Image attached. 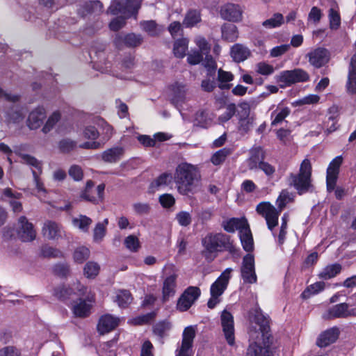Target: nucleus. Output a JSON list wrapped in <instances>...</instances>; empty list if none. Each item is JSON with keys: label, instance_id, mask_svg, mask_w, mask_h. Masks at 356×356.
<instances>
[{"label": "nucleus", "instance_id": "1", "mask_svg": "<svg viewBox=\"0 0 356 356\" xmlns=\"http://www.w3.org/2000/svg\"><path fill=\"white\" fill-rule=\"evenodd\" d=\"M250 327L248 333L252 340L263 339L262 345L254 342L251 343L247 350L246 356H273L272 347L269 343L270 330L268 316L263 314L261 309L257 306L250 312Z\"/></svg>", "mask_w": 356, "mask_h": 356}, {"label": "nucleus", "instance_id": "2", "mask_svg": "<svg viewBox=\"0 0 356 356\" xmlns=\"http://www.w3.org/2000/svg\"><path fill=\"white\" fill-rule=\"evenodd\" d=\"M204 250L202 255L208 261H212L218 252L228 251L234 253L236 249L230 236L223 233H209L202 241Z\"/></svg>", "mask_w": 356, "mask_h": 356}, {"label": "nucleus", "instance_id": "3", "mask_svg": "<svg viewBox=\"0 0 356 356\" xmlns=\"http://www.w3.org/2000/svg\"><path fill=\"white\" fill-rule=\"evenodd\" d=\"M174 178L179 193L183 195H188L193 193L199 174L193 165L182 163L176 168Z\"/></svg>", "mask_w": 356, "mask_h": 356}, {"label": "nucleus", "instance_id": "4", "mask_svg": "<svg viewBox=\"0 0 356 356\" xmlns=\"http://www.w3.org/2000/svg\"><path fill=\"white\" fill-rule=\"evenodd\" d=\"M289 199V192L282 191L277 200L279 210L268 202H262L257 206V212L265 218L268 228L270 231L278 225V218L280 212L286 206L287 200Z\"/></svg>", "mask_w": 356, "mask_h": 356}, {"label": "nucleus", "instance_id": "5", "mask_svg": "<svg viewBox=\"0 0 356 356\" xmlns=\"http://www.w3.org/2000/svg\"><path fill=\"white\" fill-rule=\"evenodd\" d=\"M312 177V164L309 159H305L300 164L299 172L298 174L291 173L289 177V184L293 186L298 194L301 195L307 192L310 187Z\"/></svg>", "mask_w": 356, "mask_h": 356}, {"label": "nucleus", "instance_id": "6", "mask_svg": "<svg viewBox=\"0 0 356 356\" xmlns=\"http://www.w3.org/2000/svg\"><path fill=\"white\" fill-rule=\"evenodd\" d=\"M280 88L290 86L294 83L305 82L309 79V74L302 69L296 68L292 70H284L275 76Z\"/></svg>", "mask_w": 356, "mask_h": 356}, {"label": "nucleus", "instance_id": "7", "mask_svg": "<svg viewBox=\"0 0 356 356\" xmlns=\"http://www.w3.org/2000/svg\"><path fill=\"white\" fill-rule=\"evenodd\" d=\"M201 291L197 286L188 287L177 301V308L181 312L187 311L198 299Z\"/></svg>", "mask_w": 356, "mask_h": 356}, {"label": "nucleus", "instance_id": "8", "mask_svg": "<svg viewBox=\"0 0 356 356\" xmlns=\"http://www.w3.org/2000/svg\"><path fill=\"white\" fill-rule=\"evenodd\" d=\"M350 306L346 302L337 304L327 310V314L323 315V318L333 319L356 316V307L350 309Z\"/></svg>", "mask_w": 356, "mask_h": 356}, {"label": "nucleus", "instance_id": "9", "mask_svg": "<svg viewBox=\"0 0 356 356\" xmlns=\"http://www.w3.org/2000/svg\"><path fill=\"white\" fill-rule=\"evenodd\" d=\"M341 156L335 157L330 163L327 169L326 184L328 192L334 191L339 172V168L342 163Z\"/></svg>", "mask_w": 356, "mask_h": 356}, {"label": "nucleus", "instance_id": "10", "mask_svg": "<svg viewBox=\"0 0 356 356\" xmlns=\"http://www.w3.org/2000/svg\"><path fill=\"white\" fill-rule=\"evenodd\" d=\"M241 272L244 282L252 284L257 282L254 259L252 254H248L243 257Z\"/></svg>", "mask_w": 356, "mask_h": 356}, {"label": "nucleus", "instance_id": "11", "mask_svg": "<svg viewBox=\"0 0 356 356\" xmlns=\"http://www.w3.org/2000/svg\"><path fill=\"white\" fill-rule=\"evenodd\" d=\"M329 51L323 47H318L309 52L306 57L309 63L316 68H320L327 64L330 60Z\"/></svg>", "mask_w": 356, "mask_h": 356}, {"label": "nucleus", "instance_id": "12", "mask_svg": "<svg viewBox=\"0 0 356 356\" xmlns=\"http://www.w3.org/2000/svg\"><path fill=\"white\" fill-rule=\"evenodd\" d=\"M232 271V268H226L220 277L211 284L210 289L211 296L220 297L223 293L231 278Z\"/></svg>", "mask_w": 356, "mask_h": 356}, {"label": "nucleus", "instance_id": "13", "mask_svg": "<svg viewBox=\"0 0 356 356\" xmlns=\"http://www.w3.org/2000/svg\"><path fill=\"white\" fill-rule=\"evenodd\" d=\"M221 324L222 330L227 343L229 345L234 343V318L230 312L224 310L221 314Z\"/></svg>", "mask_w": 356, "mask_h": 356}, {"label": "nucleus", "instance_id": "14", "mask_svg": "<svg viewBox=\"0 0 356 356\" xmlns=\"http://www.w3.org/2000/svg\"><path fill=\"white\" fill-rule=\"evenodd\" d=\"M18 236L24 242L32 241L35 238L36 232L31 222L25 216H21L18 220Z\"/></svg>", "mask_w": 356, "mask_h": 356}, {"label": "nucleus", "instance_id": "15", "mask_svg": "<svg viewBox=\"0 0 356 356\" xmlns=\"http://www.w3.org/2000/svg\"><path fill=\"white\" fill-rule=\"evenodd\" d=\"M43 236L48 240H58L64 234L62 226L58 222L52 220L46 221L42 228Z\"/></svg>", "mask_w": 356, "mask_h": 356}, {"label": "nucleus", "instance_id": "16", "mask_svg": "<svg viewBox=\"0 0 356 356\" xmlns=\"http://www.w3.org/2000/svg\"><path fill=\"white\" fill-rule=\"evenodd\" d=\"M195 337V329L192 326L186 327L182 334L181 346L176 356H190L188 352L191 348L193 339Z\"/></svg>", "mask_w": 356, "mask_h": 356}, {"label": "nucleus", "instance_id": "17", "mask_svg": "<svg viewBox=\"0 0 356 356\" xmlns=\"http://www.w3.org/2000/svg\"><path fill=\"white\" fill-rule=\"evenodd\" d=\"M243 10L241 6L234 3H227L221 8L220 15L230 22H239L242 19Z\"/></svg>", "mask_w": 356, "mask_h": 356}, {"label": "nucleus", "instance_id": "18", "mask_svg": "<svg viewBox=\"0 0 356 356\" xmlns=\"http://www.w3.org/2000/svg\"><path fill=\"white\" fill-rule=\"evenodd\" d=\"M94 186V182L91 180H88L86 182V188L82 191L81 194V197L90 202L94 204L98 203L99 200H102L103 198L104 191L105 189V185L104 184H101L97 186L95 193L97 196H95L92 194V188Z\"/></svg>", "mask_w": 356, "mask_h": 356}, {"label": "nucleus", "instance_id": "19", "mask_svg": "<svg viewBox=\"0 0 356 356\" xmlns=\"http://www.w3.org/2000/svg\"><path fill=\"white\" fill-rule=\"evenodd\" d=\"M76 285V290L77 292H75L74 289L71 287L60 285L54 289L53 295L61 300L69 299L74 293H77L79 296L83 295L85 293V291L86 290V287L81 285L79 282H77Z\"/></svg>", "mask_w": 356, "mask_h": 356}, {"label": "nucleus", "instance_id": "20", "mask_svg": "<svg viewBox=\"0 0 356 356\" xmlns=\"http://www.w3.org/2000/svg\"><path fill=\"white\" fill-rule=\"evenodd\" d=\"M120 318L111 314H105L100 317L97 324V330L100 334H105L115 329L119 323Z\"/></svg>", "mask_w": 356, "mask_h": 356}, {"label": "nucleus", "instance_id": "21", "mask_svg": "<svg viewBox=\"0 0 356 356\" xmlns=\"http://www.w3.org/2000/svg\"><path fill=\"white\" fill-rule=\"evenodd\" d=\"M46 111L44 107L38 106L31 111L28 116L27 126L30 129H37L40 127L46 118Z\"/></svg>", "mask_w": 356, "mask_h": 356}, {"label": "nucleus", "instance_id": "22", "mask_svg": "<svg viewBox=\"0 0 356 356\" xmlns=\"http://www.w3.org/2000/svg\"><path fill=\"white\" fill-rule=\"evenodd\" d=\"M339 336V330L337 327L327 329L322 332L317 341L316 344L321 348L326 347L334 343Z\"/></svg>", "mask_w": 356, "mask_h": 356}, {"label": "nucleus", "instance_id": "23", "mask_svg": "<svg viewBox=\"0 0 356 356\" xmlns=\"http://www.w3.org/2000/svg\"><path fill=\"white\" fill-rule=\"evenodd\" d=\"M142 42V36L135 33H129L125 35H119L115 39V44L118 47H120L122 43L129 47H136L139 46Z\"/></svg>", "mask_w": 356, "mask_h": 356}, {"label": "nucleus", "instance_id": "24", "mask_svg": "<svg viewBox=\"0 0 356 356\" xmlns=\"http://www.w3.org/2000/svg\"><path fill=\"white\" fill-rule=\"evenodd\" d=\"M230 55L234 61L241 63L250 56L251 51L246 46L237 43L232 47Z\"/></svg>", "mask_w": 356, "mask_h": 356}, {"label": "nucleus", "instance_id": "25", "mask_svg": "<svg viewBox=\"0 0 356 356\" xmlns=\"http://www.w3.org/2000/svg\"><path fill=\"white\" fill-rule=\"evenodd\" d=\"M250 156L249 158L250 170L257 169V165L260 162H264L265 159V152L261 147H254L250 151Z\"/></svg>", "mask_w": 356, "mask_h": 356}, {"label": "nucleus", "instance_id": "26", "mask_svg": "<svg viewBox=\"0 0 356 356\" xmlns=\"http://www.w3.org/2000/svg\"><path fill=\"white\" fill-rule=\"evenodd\" d=\"M177 275H171L165 278L163 284V300L166 302L175 294Z\"/></svg>", "mask_w": 356, "mask_h": 356}, {"label": "nucleus", "instance_id": "27", "mask_svg": "<svg viewBox=\"0 0 356 356\" xmlns=\"http://www.w3.org/2000/svg\"><path fill=\"white\" fill-rule=\"evenodd\" d=\"M241 242L243 249L246 252H251L254 250V241L249 226L243 227L239 233Z\"/></svg>", "mask_w": 356, "mask_h": 356}, {"label": "nucleus", "instance_id": "28", "mask_svg": "<svg viewBox=\"0 0 356 356\" xmlns=\"http://www.w3.org/2000/svg\"><path fill=\"white\" fill-rule=\"evenodd\" d=\"M124 154V149L121 147H114L104 151L102 159L107 163H115L119 161Z\"/></svg>", "mask_w": 356, "mask_h": 356}, {"label": "nucleus", "instance_id": "29", "mask_svg": "<svg viewBox=\"0 0 356 356\" xmlns=\"http://www.w3.org/2000/svg\"><path fill=\"white\" fill-rule=\"evenodd\" d=\"M3 194L5 197L10 198L9 203L15 213H19L22 210V205L17 200L20 199L22 194L19 193H13L12 189L6 188L3 189Z\"/></svg>", "mask_w": 356, "mask_h": 356}, {"label": "nucleus", "instance_id": "30", "mask_svg": "<svg viewBox=\"0 0 356 356\" xmlns=\"http://www.w3.org/2000/svg\"><path fill=\"white\" fill-rule=\"evenodd\" d=\"M341 265L337 263L327 265L318 274L320 279L327 280L336 277L341 271Z\"/></svg>", "mask_w": 356, "mask_h": 356}, {"label": "nucleus", "instance_id": "31", "mask_svg": "<svg viewBox=\"0 0 356 356\" xmlns=\"http://www.w3.org/2000/svg\"><path fill=\"white\" fill-rule=\"evenodd\" d=\"M222 38L227 42H234L238 38V33L236 25L225 24L221 28Z\"/></svg>", "mask_w": 356, "mask_h": 356}, {"label": "nucleus", "instance_id": "32", "mask_svg": "<svg viewBox=\"0 0 356 356\" xmlns=\"http://www.w3.org/2000/svg\"><path fill=\"white\" fill-rule=\"evenodd\" d=\"M72 222L74 227L78 228L83 232H88L90 226L92 223V220L85 215L79 214L72 218Z\"/></svg>", "mask_w": 356, "mask_h": 356}, {"label": "nucleus", "instance_id": "33", "mask_svg": "<svg viewBox=\"0 0 356 356\" xmlns=\"http://www.w3.org/2000/svg\"><path fill=\"white\" fill-rule=\"evenodd\" d=\"M129 0H124V1H114L113 2L107 10V13L113 15L121 14H126L129 12Z\"/></svg>", "mask_w": 356, "mask_h": 356}, {"label": "nucleus", "instance_id": "34", "mask_svg": "<svg viewBox=\"0 0 356 356\" xmlns=\"http://www.w3.org/2000/svg\"><path fill=\"white\" fill-rule=\"evenodd\" d=\"M129 0H124V1H114L113 2L107 10V13L113 15L121 14H126L129 12Z\"/></svg>", "mask_w": 356, "mask_h": 356}, {"label": "nucleus", "instance_id": "35", "mask_svg": "<svg viewBox=\"0 0 356 356\" xmlns=\"http://www.w3.org/2000/svg\"><path fill=\"white\" fill-rule=\"evenodd\" d=\"M291 110L288 107L280 108L277 107L271 113V126H277L282 123L284 119L290 114Z\"/></svg>", "mask_w": 356, "mask_h": 356}, {"label": "nucleus", "instance_id": "36", "mask_svg": "<svg viewBox=\"0 0 356 356\" xmlns=\"http://www.w3.org/2000/svg\"><path fill=\"white\" fill-rule=\"evenodd\" d=\"M201 22V13L197 10H189L185 15L183 25L187 28L193 27Z\"/></svg>", "mask_w": 356, "mask_h": 356}, {"label": "nucleus", "instance_id": "37", "mask_svg": "<svg viewBox=\"0 0 356 356\" xmlns=\"http://www.w3.org/2000/svg\"><path fill=\"white\" fill-rule=\"evenodd\" d=\"M92 305L84 300L80 299L79 302L74 305L73 312L76 316L85 318L90 315Z\"/></svg>", "mask_w": 356, "mask_h": 356}, {"label": "nucleus", "instance_id": "38", "mask_svg": "<svg viewBox=\"0 0 356 356\" xmlns=\"http://www.w3.org/2000/svg\"><path fill=\"white\" fill-rule=\"evenodd\" d=\"M24 118L22 109L18 106L11 107L6 113V121L8 123L17 124Z\"/></svg>", "mask_w": 356, "mask_h": 356}, {"label": "nucleus", "instance_id": "39", "mask_svg": "<svg viewBox=\"0 0 356 356\" xmlns=\"http://www.w3.org/2000/svg\"><path fill=\"white\" fill-rule=\"evenodd\" d=\"M234 75L230 72L224 71L219 69L218 71V87L222 90H228L231 88V84L228 82L232 81Z\"/></svg>", "mask_w": 356, "mask_h": 356}, {"label": "nucleus", "instance_id": "40", "mask_svg": "<svg viewBox=\"0 0 356 356\" xmlns=\"http://www.w3.org/2000/svg\"><path fill=\"white\" fill-rule=\"evenodd\" d=\"M233 152L232 148L224 147L214 153L211 158V162L215 165H219L224 163L228 156Z\"/></svg>", "mask_w": 356, "mask_h": 356}, {"label": "nucleus", "instance_id": "41", "mask_svg": "<svg viewBox=\"0 0 356 356\" xmlns=\"http://www.w3.org/2000/svg\"><path fill=\"white\" fill-rule=\"evenodd\" d=\"M15 153L22 159L21 162L24 164L29 165L38 169L39 172H42L41 163L34 156L22 153L17 150H15Z\"/></svg>", "mask_w": 356, "mask_h": 356}, {"label": "nucleus", "instance_id": "42", "mask_svg": "<svg viewBox=\"0 0 356 356\" xmlns=\"http://www.w3.org/2000/svg\"><path fill=\"white\" fill-rule=\"evenodd\" d=\"M108 224V218H105L103 222H97L93 229V240L95 242L102 241L106 233V226Z\"/></svg>", "mask_w": 356, "mask_h": 356}, {"label": "nucleus", "instance_id": "43", "mask_svg": "<svg viewBox=\"0 0 356 356\" xmlns=\"http://www.w3.org/2000/svg\"><path fill=\"white\" fill-rule=\"evenodd\" d=\"M132 300L133 298L129 291L120 290L118 291L115 301L120 307L125 308L132 302Z\"/></svg>", "mask_w": 356, "mask_h": 356}, {"label": "nucleus", "instance_id": "44", "mask_svg": "<svg viewBox=\"0 0 356 356\" xmlns=\"http://www.w3.org/2000/svg\"><path fill=\"white\" fill-rule=\"evenodd\" d=\"M106 45L103 43H98L97 45H94L91 47L90 51V56L93 62L101 63L104 60V49Z\"/></svg>", "mask_w": 356, "mask_h": 356}, {"label": "nucleus", "instance_id": "45", "mask_svg": "<svg viewBox=\"0 0 356 356\" xmlns=\"http://www.w3.org/2000/svg\"><path fill=\"white\" fill-rule=\"evenodd\" d=\"M188 41L185 39H179L175 42L173 52L176 57L182 58L186 56L188 50Z\"/></svg>", "mask_w": 356, "mask_h": 356}, {"label": "nucleus", "instance_id": "46", "mask_svg": "<svg viewBox=\"0 0 356 356\" xmlns=\"http://www.w3.org/2000/svg\"><path fill=\"white\" fill-rule=\"evenodd\" d=\"M171 325L166 321H160L156 323L153 327V333L162 340L170 330Z\"/></svg>", "mask_w": 356, "mask_h": 356}, {"label": "nucleus", "instance_id": "47", "mask_svg": "<svg viewBox=\"0 0 356 356\" xmlns=\"http://www.w3.org/2000/svg\"><path fill=\"white\" fill-rule=\"evenodd\" d=\"M103 5L99 1H94L87 2L83 6V10L82 11L83 15L87 14H99L102 13Z\"/></svg>", "mask_w": 356, "mask_h": 356}, {"label": "nucleus", "instance_id": "48", "mask_svg": "<svg viewBox=\"0 0 356 356\" xmlns=\"http://www.w3.org/2000/svg\"><path fill=\"white\" fill-rule=\"evenodd\" d=\"M41 256L44 258H62L63 257V252L54 247L48 245H42L40 250Z\"/></svg>", "mask_w": 356, "mask_h": 356}, {"label": "nucleus", "instance_id": "49", "mask_svg": "<svg viewBox=\"0 0 356 356\" xmlns=\"http://www.w3.org/2000/svg\"><path fill=\"white\" fill-rule=\"evenodd\" d=\"M248 225L247 223L238 218H232L223 223V228L228 232H234L236 229H238L240 232L243 227H246Z\"/></svg>", "mask_w": 356, "mask_h": 356}, {"label": "nucleus", "instance_id": "50", "mask_svg": "<svg viewBox=\"0 0 356 356\" xmlns=\"http://www.w3.org/2000/svg\"><path fill=\"white\" fill-rule=\"evenodd\" d=\"M140 26L150 36H157L161 32L157 24L154 20L141 22Z\"/></svg>", "mask_w": 356, "mask_h": 356}, {"label": "nucleus", "instance_id": "51", "mask_svg": "<svg viewBox=\"0 0 356 356\" xmlns=\"http://www.w3.org/2000/svg\"><path fill=\"white\" fill-rule=\"evenodd\" d=\"M254 122V117L253 115L238 118L239 131L243 134L248 133L253 127Z\"/></svg>", "mask_w": 356, "mask_h": 356}, {"label": "nucleus", "instance_id": "52", "mask_svg": "<svg viewBox=\"0 0 356 356\" xmlns=\"http://www.w3.org/2000/svg\"><path fill=\"white\" fill-rule=\"evenodd\" d=\"M171 179L172 176L170 174L163 173L151 183L150 188L153 190H158L162 186H167L169 183H170Z\"/></svg>", "mask_w": 356, "mask_h": 356}, {"label": "nucleus", "instance_id": "53", "mask_svg": "<svg viewBox=\"0 0 356 356\" xmlns=\"http://www.w3.org/2000/svg\"><path fill=\"white\" fill-rule=\"evenodd\" d=\"M172 91L174 94V97L172 99L173 103L182 102L185 99L186 92V86L177 83L172 86Z\"/></svg>", "mask_w": 356, "mask_h": 356}, {"label": "nucleus", "instance_id": "54", "mask_svg": "<svg viewBox=\"0 0 356 356\" xmlns=\"http://www.w3.org/2000/svg\"><path fill=\"white\" fill-rule=\"evenodd\" d=\"M202 61L204 67L207 69V76L209 77H213L217 69V65L215 60L211 55L208 54L205 55V58Z\"/></svg>", "mask_w": 356, "mask_h": 356}, {"label": "nucleus", "instance_id": "55", "mask_svg": "<svg viewBox=\"0 0 356 356\" xmlns=\"http://www.w3.org/2000/svg\"><path fill=\"white\" fill-rule=\"evenodd\" d=\"M284 22L283 15L280 13H275L273 16L263 22L262 25L268 29L280 26Z\"/></svg>", "mask_w": 356, "mask_h": 356}, {"label": "nucleus", "instance_id": "56", "mask_svg": "<svg viewBox=\"0 0 356 356\" xmlns=\"http://www.w3.org/2000/svg\"><path fill=\"white\" fill-rule=\"evenodd\" d=\"M60 119V114L56 111L54 112L47 119V121L46 122L45 124L42 129V131L44 134L49 133L52 129L54 127V126L57 124V122Z\"/></svg>", "mask_w": 356, "mask_h": 356}, {"label": "nucleus", "instance_id": "57", "mask_svg": "<svg viewBox=\"0 0 356 356\" xmlns=\"http://www.w3.org/2000/svg\"><path fill=\"white\" fill-rule=\"evenodd\" d=\"M209 118L206 110H200L196 112L194 118V124L200 127H206Z\"/></svg>", "mask_w": 356, "mask_h": 356}, {"label": "nucleus", "instance_id": "58", "mask_svg": "<svg viewBox=\"0 0 356 356\" xmlns=\"http://www.w3.org/2000/svg\"><path fill=\"white\" fill-rule=\"evenodd\" d=\"M96 124L102 130V134L104 135L103 138L105 140H108L113 134L112 127L102 118H98Z\"/></svg>", "mask_w": 356, "mask_h": 356}, {"label": "nucleus", "instance_id": "59", "mask_svg": "<svg viewBox=\"0 0 356 356\" xmlns=\"http://www.w3.org/2000/svg\"><path fill=\"white\" fill-rule=\"evenodd\" d=\"M90 256V250L86 247H79L74 252V261L81 264L85 261Z\"/></svg>", "mask_w": 356, "mask_h": 356}, {"label": "nucleus", "instance_id": "60", "mask_svg": "<svg viewBox=\"0 0 356 356\" xmlns=\"http://www.w3.org/2000/svg\"><path fill=\"white\" fill-rule=\"evenodd\" d=\"M53 273L60 277H66L70 275V266L65 263H58L54 266Z\"/></svg>", "mask_w": 356, "mask_h": 356}, {"label": "nucleus", "instance_id": "61", "mask_svg": "<svg viewBox=\"0 0 356 356\" xmlns=\"http://www.w3.org/2000/svg\"><path fill=\"white\" fill-rule=\"evenodd\" d=\"M99 270V266L95 262L89 261L84 267V274L88 278H94L97 275Z\"/></svg>", "mask_w": 356, "mask_h": 356}, {"label": "nucleus", "instance_id": "62", "mask_svg": "<svg viewBox=\"0 0 356 356\" xmlns=\"http://www.w3.org/2000/svg\"><path fill=\"white\" fill-rule=\"evenodd\" d=\"M76 147V143L70 138H65L59 142V149L63 153H68Z\"/></svg>", "mask_w": 356, "mask_h": 356}, {"label": "nucleus", "instance_id": "63", "mask_svg": "<svg viewBox=\"0 0 356 356\" xmlns=\"http://www.w3.org/2000/svg\"><path fill=\"white\" fill-rule=\"evenodd\" d=\"M124 244L127 249L132 252H136L140 248L138 238L134 236L129 235L124 239Z\"/></svg>", "mask_w": 356, "mask_h": 356}, {"label": "nucleus", "instance_id": "64", "mask_svg": "<svg viewBox=\"0 0 356 356\" xmlns=\"http://www.w3.org/2000/svg\"><path fill=\"white\" fill-rule=\"evenodd\" d=\"M236 112V105L234 104H229L227 106L225 112L219 116V120L221 122H227L234 115Z\"/></svg>", "mask_w": 356, "mask_h": 356}]
</instances>
